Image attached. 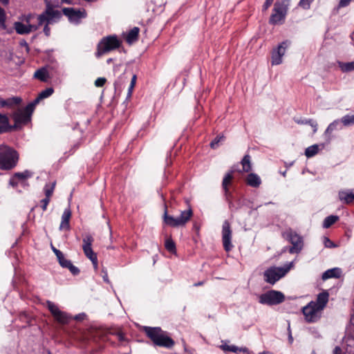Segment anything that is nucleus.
<instances>
[{
	"label": "nucleus",
	"mask_w": 354,
	"mask_h": 354,
	"mask_svg": "<svg viewBox=\"0 0 354 354\" xmlns=\"http://www.w3.org/2000/svg\"><path fill=\"white\" fill-rule=\"evenodd\" d=\"M118 339H119L120 342H123V341H124L125 338H124V335H123L122 334H120H120H118Z\"/></svg>",
	"instance_id": "nucleus-55"
},
{
	"label": "nucleus",
	"mask_w": 354,
	"mask_h": 354,
	"mask_svg": "<svg viewBox=\"0 0 354 354\" xmlns=\"http://www.w3.org/2000/svg\"><path fill=\"white\" fill-rule=\"evenodd\" d=\"M14 28L17 33L19 35H26L29 34L32 30L33 26L30 24L25 25L21 22L16 21L14 23Z\"/></svg>",
	"instance_id": "nucleus-23"
},
{
	"label": "nucleus",
	"mask_w": 354,
	"mask_h": 354,
	"mask_svg": "<svg viewBox=\"0 0 354 354\" xmlns=\"http://www.w3.org/2000/svg\"><path fill=\"white\" fill-rule=\"evenodd\" d=\"M232 231L230 223L228 221H225L222 226V242L224 250L230 252L233 248L232 243Z\"/></svg>",
	"instance_id": "nucleus-15"
},
{
	"label": "nucleus",
	"mask_w": 354,
	"mask_h": 354,
	"mask_svg": "<svg viewBox=\"0 0 354 354\" xmlns=\"http://www.w3.org/2000/svg\"><path fill=\"white\" fill-rule=\"evenodd\" d=\"M19 153L7 145L0 146V169L11 170L18 164Z\"/></svg>",
	"instance_id": "nucleus-4"
},
{
	"label": "nucleus",
	"mask_w": 354,
	"mask_h": 354,
	"mask_svg": "<svg viewBox=\"0 0 354 354\" xmlns=\"http://www.w3.org/2000/svg\"><path fill=\"white\" fill-rule=\"evenodd\" d=\"M224 140L223 136H216L211 142H210V147L212 149H216L218 146L220 142Z\"/></svg>",
	"instance_id": "nucleus-38"
},
{
	"label": "nucleus",
	"mask_w": 354,
	"mask_h": 354,
	"mask_svg": "<svg viewBox=\"0 0 354 354\" xmlns=\"http://www.w3.org/2000/svg\"><path fill=\"white\" fill-rule=\"evenodd\" d=\"M242 166V170L239 172L249 173L252 171V161L251 156L249 154H246L243 156L241 161Z\"/></svg>",
	"instance_id": "nucleus-27"
},
{
	"label": "nucleus",
	"mask_w": 354,
	"mask_h": 354,
	"mask_svg": "<svg viewBox=\"0 0 354 354\" xmlns=\"http://www.w3.org/2000/svg\"><path fill=\"white\" fill-rule=\"evenodd\" d=\"M53 92L54 89L51 87L43 90L41 92L39 93L38 96L32 103L34 104V106H35L39 102L40 100L50 97L53 93Z\"/></svg>",
	"instance_id": "nucleus-29"
},
{
	"label": "nucleus",
	"mask_w": 354,
	"mask_h": 354,
	"mask_svg": "<svg viewBox=\"0 0 354 354\" xmlns=\"http://www.w3.org/2000/svg\"><path fill=\"white\" fill-rule=\"evenodd\" d=\"M351 2V0H340L338 4L337 9L348 6Z\"/></svg>",
	"instance_id": "nucleus-46"
},
{
	"label": "nucleus",
	"mask_w": 354,
	"mask_h": 354,
	"mask_svg": "<svg viewBox=\"0 0 354 354\" xmlns=\"http://www.w3.org/2000/svg\"><path fill=\"white\" fill-rule=\"evenodd\" d=\"M55 186V183H53L50 185L47 184L45 185V187H44V192H45V196H46L45 198H48V199L50 200V197L52 196L53 192H54Z\"/></svg>",
	"instance_id": "nucleus-37"
},
{
	"label": "nucleus",
	"mask_w": 354,
	"mask_h": 354,
	"mask_svg": "<svg viewBox=\"0 0 354 354\" xmlns=\"http://www.w3.org/2000/svg\"><path fill=\"white\" fill-rule=\"evenodd\" d=\"M64 15L68 17L71 21H77L81 18L85 17L84 12L77 10L73 8H64L62 10Z\"/></svg>",
	"instance_id": "nucleus-20"
},
{
	"label": "nucleus",
	"mask_w": 354,
	"mask_h": 354,
	"mask_svg": "<svg viewBox=\"0 0 354 354\" xmlns=\"http://www.w3.org/2000/svg\"><path fill=\"white\" fill-rule=\"evenodd\" d=\"M136 80H137V76L136 75H133L132 78H131V84L130 85L131 86H134L136 85Z\"/></svg>",
	"instance_id": "nucleus-51"
},
{
	"label": "nucleus",
	"mask_w": 354,
	"mask_h": 354,
	"mask_svg": "<svg viewBox=\"0 0 354 354\" xmlns=\"http://www.w3.org/2000/svg\"><path fill=\"white\" fill-rule=\"evenodd\" d=\"M10 129L8 118L0 113V133L8 131Z\"/></svg>",
	"instance_id": "nucleus-31"
},
{
	"label": "nucleus",
	"mask_w": 354,
	"mask_h": 354,
	"mask_svg": "<svg viewBox=\"0 0 354 354\" xmlns=\"http://www.w3.org/2000/svg\"><path fill=\"white\" fill-rule=\"evenodd\" d=\"M34 77L41 82H47L49 78V74L46 68H41L35 72Z\"/></svg>",
	"instance_id": "nucleus-30"
},
{
	"label": "nucleus",
	"mask_w": 354,
	"mask_h": 354,
	"mask_svg": "<svg viewBox=\"0 0 354 354\" xmlns=\"http://www.w3.org/2000/svg\"><path fill=\"white\" fill-rule=\"evenodd\" d=\"M234 170H230L225 174L222 181V189L224 192L225 200L232 203V194L230 191V186L232 185L234 179Z\"/></svg>",
	"instance_id": "nucleus-17"
},
{
	"label": "nucleus",
	"mask_w": 354,
	"mask_h": 354,
	"mask_svg": "<svg viewBox=\"0 0 354 354\" xmlns=\"http://www.w3.org/2000/svg\"><path fill=\"white\" fill-rule=\"evenodd\" d=\"M35 109L34 104H28L24 109H18L13 114V119L16 124H26L30 120V115Z\"/></svg>",
	"instance_id": "nucleus-14"
},
{
	"label": "nucleus",
	"mask_w": 354,
	"mask_h": 354,
	"mask_svg": "<svg viewBox=\"0 0 354 354\" xmlns=\"http://www.w3.org/2000/svg\"><path fill=\"white\" fill-rule=\"evenodd\" d=\"M321 146H322V148L324 147V144L321 145Z\"/></svg>",
	"instance_id": "nucleus-63"
},
{
	"label": "nucleus",
	"mask_w": 354,
	"mask_h": 354,
	"mask_svg": "<svg viewBox=\"0 0 354 354\" xmlns=\"http://www.w3.org/2000/svg\"><path fill=\"white\" fill-rule=\"evenodd\" d=\"M62 2L63 3H68V4H71L73 1V0H61Z\"/></svg>",
	"instance_id": "nucleus-59"
},
{
	"label": "nucleus",
	"mask_w": 354,
	"mask_h": 354,
	"mask_svg": "<svg viewBox=\"0 0 354 354\" xmlns=\"http://www.w3.org/2000/svg\"><path fill=\"white\" fill-rule=\"evenodd\" d=\"M30 18H31V16L30 15H27L25 17V19L24 20L28 23L29 24L30 23Z\"/></svg>",
	"instance_id": "nucleus-57"
},
{
	"label": "nucleus",
	"mask_w": 354,
	"mask_h": 354,
	"mask_svg": "<svg viewBox=\"0 0 354 354\" xmlns=\"http://www.w3.org/2000/svg\"><path fill=\"white\" fill-rule=\"evenodd\" d=\"M285 299L284 295L279 291L270 290L259 296V302L263 305L274 306L282 303Z\"/></svg>",
	"instance_id": "nucleus-10"
},
{
	"label": "nucleus",
	"mask_w": 354,
	"mask_h": 354,
	"mask_svg": "<svg viewBox=\"0 0 354 354\" xmlns=\"http://www.w3.org/2000/svg\"><path fill=\"white\" fill-rule=\"evenodd\" d=\"M102 277L103 278L104 281L106 282L107 285H111V282L109 279L108 274H107L106 271H104V270L102 271Z\"/></svg>",
	"instance_id": "nucleus-48"
},
{
	"label": "nucleus",
	"mask_w": 354,
	"mask_h": 354,
	"mask_svg": "<svg viewBox=\"0 0 354 354\" xmlns=\"http://www.w3.org/2000/svg\"><path fill=\"white\" fill-rule=\"evenodd\" d=\"M306 123H308L313 128L314 133L317 132L318 124L315 120L313 119L306 120Z\"/></svg>",
	"instance_id": "nucleus-42"
},
{
	"label": "nucleus",
	"mask_w": 354,
	"mask_h": 354,
	"mask_svg": "<svg viewBox=\"0 0 354 354\" xmlns=\"http://www.w3.org/2000/svg\"><path fill=\"white\" fill-rule=\"evenodd\" d=\"M339 219L337 216L330 215L327 216L323 222V227L329 228L332 225L337 222Z\"/></svg>",
	"instance_id": "nucleus-33"
},
{
	"label": "nucleus",
	"mask_w": 354,
	"mask_h": 354,
	"mask_svg": "<svg viewBox=\"0 0 354 354\" xmlns=\"http://www.w3.org/2000/svg\"><path fill=\"white\" fill-rule=\"evenodd\" d=\"M21 99L19 97H12L8 99L0 97V106L12 108L20 104Z\"/></svg>",
	"instance_id": "nucleus-24"
},
{
	"label": "nucleus",
	"mask_w": 354,
	"mask_h": 354,
	"mask_svg": "<svg viewBox=\"0 0 354 354\" xmlns=\"http://www.w3.org/2000/svg\"><path fill=\"white\" fill-rule=\"evenodd\" d=\"M33 176V172L29 170H25L22 172H16L9 180V185L13 188L17 189L19 185L24 188L28 187L29 184L28 179Z\"/></svg>",
	"instance_id": "nucleus-12"
},
{
	"label": "nucleus",
	"mask_w": 354,
	"mask_h": 354,
	"mask_svg": "<svg viewBox=\"0 0 354 354\" xmlns=\"http://www.w3.org/2000/svg\"><path fill=\"white\" fill-rule=\"evenodd\" d=\"M293 266L291 262L283 267H271L267 269L263 274L264 280L273 285L276 281L283 277Z\"/></svg>",
	"instance_id": "nucleus-8"
},
{
	"label": "nucleus",
	"mask_w": 354,
	"mask_h": 354,
	"mask_svg": "<svg viewBox=\"0 0 354 354\" xmlns=\"http://www.w3.org/2000/svg\"><path fill=\"white\" fill-rule=\"evenodd\" d=\"M324 244L326 248H335L336 245L334 244L333 241H331L328 237L324 236Z\"/></svg>",
	"instance_id": "nucleus-44"
},
{
	"label": "nucleus",
	"mask_w": 354,
	"mask_h": 354,
	"mask_svg": "<svg viewBox=\"0 0 354 354\" xmlns=\"http://www.w3.org/2000/svg\"><path fill=\"white\" fill-rule=\"evenodd\" d=\"M290 5V0H277L272 9V12L269 19V23L272 25H279L284 23Z\"/></svg>",
	"instance_id": "nucleus-5"
},
{
	"label": "nucleus",
	"mask_w": 354,
	"mask_h": 354,
	"mask_svg": "<svg viewBox=\"0 0 354 354\" xmlns=\"http://www.w3.org/2000/svg\"><path fill=\"white\" fill-rule=\"evenodd\" d=\"M333 354H342L341 348L339 346H335L333 350Z\"/></svg>",
	"instance_id": "nucleus-52"
},
{
	"label": "nucleus",
	"mask_w": 354,
	"mask_h": 354,
	"mask_svg": "<svg viewBox=\"0 0 354 354\" xmlns=\"http://www.w3.org/2000/svg\"><path fill=\"white\" fill-rule=\"evenodd\" d=\"M229 341H221V345L220 346V348L223 350L224 352H232L234 353H237L239 352H243L247 354H252V352L250 351L247 347H238L235 345H229Z\"/></svg>",
	"instance_id": "nucleus-18"
},
{
	"label": "nucleus",
	"mask_w": 354,
	"mask_h": 354,
	"mask_svg": "<svg viewBox=\"0 0 354 354\" xmlns=\"http://www.w3.org/2000/svg\"><path fill=\"white\" fill-rule=\"evenodd\" d=\"M48 354H52V353L50 352H49Z\"/></svg>",
	"instance_id": "nucleus-64"
},
{
	"label": "nucleus",
	"mask_w": 354,
	"mask_h": 354,
	"mask_svg": "<svg viewBox=\"0 0 354 354\" xmlns=\"http://www.w3.org/2000/svg\"><path fill=\"white\" fill-rule=\"evenodd\" d=\"M134 88V86H129V91H128V97H131L132 95L133 90Z\"/></svg>",
	"instance_id": "nucleus-53"
},
{
	"label": "nucleus",
	"mask_w": 354,
	"mask_h": 354,
	"mask_svg": "<svg viewBox=\"0 0 354 354\" xmlns=\"http://www.w3.org/2000/svg\"><path fill=\"white\" fill-rule=\"evenodd\" d=\"M82 241V250L85 256L91 261L94 268L97 269L98 266L97 257L92 249V244L94 241L93 237L87 234L84 236Z\"/></svg>",
	"instance_id": "nucleus-11"
},
{
	"label": "nucleus",
	"mask_w": 354,
	"mask_h": 354,
	"mask_svg": "<svg viewBox=\"0 0 354 354\" xmlns=\"http://www.w3.org/2000/svg\"><path fill=\"white\" fill-rule=\"evenodd\" d=\"M46 9L41 15L38 16V25L41 26L45 24L44 28V32L46 36L48 37L50 35V28L48 25L57 21L62 17V13L59 10H55V6L48 0H46Z\"/></svg>",
	"instance_id": "nucleus-3"
},
{
	"label": "nucleus",
	"mask_w": 354,
	"mask_h": 354,
	"mask_svg": "<svg viewBox=\"0 0 354 354\" xmlns=\"http://www.w3.org/2000/svg\"><path fill=\"white\" fill-rule=\"evenodd\" d=\"M313 1L314 0H300L298 6L304 10H308Z\"/></svg>",
	"instance_id": "nucleus-39"
},
{
	"label": "nucleus",
	"mask_w": 354,
	"mask_h": 354,
	"mask_svg": "<svg viewBox=\"0 0 354 354\" xmlns=\"http://www.w3.org/2000/svg\"><path fill=\"white\" fill-rule=\"evenodd\" d=\"M288 340H289V342H290V344H291V343H292V342H293V337H292V335H291V333H290H290H289Z\"/></svg>",
	"instance_id": "nucleus-58"
},
{
	"label": "nucleus",
	"mask_w": 354,
	"mask_h": 354,
	"mask_svg": "<svg viewBox=\"0 0 354 354\" xmlns=\"http://www.w3.org/2000/svg\"><path fill=\"white\" fill-rule=\"evenodd\" d=\"M248 185L252 187H259L261 184L260 177L254 173H250L248 175L245 179Z\"/></svg>",
	"instance_id": "nucleus-25"
},
{
	"label": "nucleus",
	"mask_w": 354,
	"mask_h": 354,
	"mask_svg": "<svg viewBox=\"0 0 354 354\" xmlns=\"http://www.w3.org/2000/svg\"><path fill=\"white\" fill-rule=\"evenodd\" d=\"M50 199H48V198H45L44 199H42L41 201H40V203H41V207L43 211H46V209H47V206L50 202Z\"/></svg>",
	"instance_id": "nucleus-45"
},
{
	"label": "nucleus",
	"mask_w": 354,
	"mask_h": 354,
	"mask_svg": "<svg viewBox=\"0 0 354 354\" xmlns=\"http://www.w3.org/2000/svg\"><path fill=\"white\" fill-rule=\"evenodd\" d=\"M106 82V79L105 77H98L95 80L94 84L96 87H102Z\"/></svg>",
	"instance_id": "nucleus-43"
},
{
	"label": "nucleus",
	"mask_w": 354,
	"mask_h": 354,
	"mask_svg": "<svg viewBox=\"0 0 354 354\" xmlns=\"http://www.w3.org/2000/svg\"><path fill=\"white\" fill-rule=\"evenodd\" d=\"M52 250L55 254L56 255L57 258H58L59 256H61L63 253L59 250L58 249L55 248L54 246H52Z\"/></svg>",
	"instance_id": "nucleus-50"
},
{
	"label": "nucleus",
	"mask_w": 354,
	"mask_h": 354,
	"mask_svg": "<svg viewBox=\"0 0 354 354\" xmlns=\"http://www.w3.org/2000/svg\"><path fill=\"white\" fill-rule=\"evenodd\" d=\"M339 199L345 204H351L354 203V191L346 190L339 191L338 193Z\"/></svg>",
	"instance_id": "nucleus-21"
},
{
	"label": "nucleus",
	"mask_w": 354,
	"mask_h": 354,
	"mask_svg": "<svg viewBox=\"0 0 354 354\" xmlns=\"http://www.w3.org/2000/svg\"><path fill=\"white\" fill-rule=\"evenodd\" d=\"M85 317H86V314L84 313H79V314L76 315L73 317V319L77 321H82V320L84 319Z\"/></svg>",
	"instance_id": "nucleus-49"
},
{
	"label": "nucleus",
	"mask_w": 354,
	"mask_h": 354,
	"mask_svg": "<svg viewBox=\"0 0 354 354\" xmlns=\"http://www.w3.org/2000/svg\"><path fill=\"white\" fill-rule=\"evenodd\" d=\"M46 306L52 315L53 316L54 319L59 323L62 324H68L70 320L72 319V316L70 315L68 313L59 310L57 305H56L55 303L47 301H46Z\"/></svg>",
	"instance_id": "nucleus-13"
},
{
	"label": "nucleus",
	"mask_w": 354,
	"mask_h": 354,
	"mask_svg": "<svg viewBox=\"0 0 354 354\" xmlns=\"http://www.w3.org/2000/svg\"><path fill=\"white\" fill-rule=\"evenodd\" d=\"M320 150L319 149V145H313L308 147H307L305 150V156L307 157V158H311V157H313L314 156H315L316 154L318 153L319 151Z\"/></svg>",
	"instance_id": "nucleus-32"
},
{
	"label": "nucleus",
	"mask_w": 354,
	"mask_h": 354,
	"mask_svg": "<svg viewBox=\"0 0 354 354\" xmlns=\"http://www.w3.org/2000/svg\"><path fill=\"white\" fill-rule=\"evenodd\" d=\"M193 216V211L191 207L187 209L181 211L178 217H174L169 215L167 212V207L165 205V212L162 216L163 223L171 227H183L190 220Z\"/></svg>",
	"instance_id": "nucleus-6"
},
{
	"label": "nucleus",
	"mask_w": 354,
	"mask_h": 354,
	"mask_svg": "<svg viewBox=\"0 0 354 354\" xmlns=\"http://www.w3.org/2000/svg\"><path fill=\"white\" fill-rule=\"evenodd\" d=\"M282 236L292 244L289 248L288 252L290 254H298L304 248V239L301 236L293 231L292 229H288L283 232Z\"/></svg>",
	"instance_id": "nucleus-9"
},
{
	"label": "nucleus",
	"mask_w": 354,
	"mask_h": 354,
	"mask_svg": "<svg viewBox=\"0 0 354 354\" xmlns=\"http://www.w3.org/2000/svg\"><path fill=\"white\" fill-rule=\"evenodd\" d=\"M165 247L167 251L171 253H176V248L174 241L171 239H167L165 243Z\"/></svg>",
	"instance_id": "nucleus-35"
},
{
	"label": "nucleus",
	"mask_w": 354,
	"mask_h": 354,
	"mask_svg": "<svg viewBox=\"0 0 354 354\" xmlns=\"http://www.w3.org/2000/svg\"><path fill=\"white\" fill-rule=\"evenodd\" d=\"M140 29L138 27L132 28L126 36V41L131 44L138 39Z\"/></svg>",
	"instance_id": "nucleus-28"
},
{
	"label": "nucleus",
	"mask_w": 354,
	"mask_h": 354,
	"mask_svg": "<svg viewBox=\"0 0 354 354\" xmlns=\"http://www.w3.org/2000/svg\"><path fill=\"white\" fill-rule=\"evenodd\" d=\"M57 259L59 265L64 268L68 269L73 275H77L80 273V269L75 266L70 260L66 259L64 254Z\"/></svg>",
	"instance_id": "nucleus-19"
},
{
	"label": "nucleus",
	"mask_w": 354,
	"mask_h": 354,
	"mask_svg": "<svg viewBox=\"0 0 354 354\" xmlns=\"http://www.w3.org/2000/svg\"><path fill=\"white\" fill-rule=\"evenodd\" d=\"M328 292L322 291L317 295L316 300L310 301L302 308V313L306 322L315 323L321 318L322 311L328 302Z\"/></svg>",
	"instance_id": "nucleus-1"
},
{
	"label": "nucleus",
	"mask_w": 354,
	"mask_h": 354,
	"mask_svg": "<svg viewBox=\"0 0 354 354\" xmlns=\"http://www.w3.org/2000/svg\"><path fill=\"white\" fill-rule=\"evenodd\" d=\"M339 66L343 72H350L354 71V61L351 62H339Z\"/></svg>",
	"instance_id": "nucleus-34"
},
{
	"label": "nucleus",
	"mask_w": 354,
	"mask_h": 354,
	"mask_svg": "<svg viewBox=\"0 0 354 354\" xmlns=\"http://www.w3.org/2000/svg\"><path fill=\"white\" fill-rule=\"evenodd\" d=\"M111 62H112V59H111V58H110V59H109L107 60V63H110Z\"/></svg>",
	"instance_id": "nucleus-62"
},
{
	"label": "nucleus",
	"mask_w": 354,
	"mask_h": 354,
	"mask_svg": "<svg viewBox=\"0 0 354 354\" xmlns=\"http://www.w3.org/2000/svg\"><path fill=\"white\" fill-rule=\"evenodd\" d=\"M118 81L115 82V83H114L115 88H116L118 86Z\"/></svg>",
	"instance_id": "nucleus-61"
},
{
	"label": "nucleus",
	"mask_w": 354,
	"mask_h": 354,
	"mask_svg": "<svg viewBox=\"0 0 354 354\" xmlns=\"http://www.w3.org/2000/svg\"><path fill=\"white\" fill-rule=\"evenodd\" d=\"M0 26L3 29L6 28V13L3 8L0 7Z\"/></svg>",
	"instance_id": "nucleus-40"
},
{
	"label": "nucleus",
	"mask_w": 354,
	"mask_h": 354,
	"mask_svg": "<svg viewBox=\"0 0 354 354\" xmlns=\"http://www.w3.org/2000/svg\"><path fill=\"white\" fill-rule=\"evenodd\" d=\"M290 42L286 40L281 42L276 48L273 49L271 57L272 65H279L282 63V57Z\"/></svg>",
	"instance_id": "nucleus-16"
},
{
	"label": "nucleus",
	"mask_w": 354,
	"mask_h": 354,
	"mask_svg": "<svg viewBox=\"0 0 354 354\" xmlns=\"http://www.w3.org/2000/svg\"><path fill=\"white\" fill-rule=\"evenodd\" d=\"M0 2L4 5H7L9 3V0H0Z\"/></svg>",
	"instance_id": "nucleus-60"
},
{
	"label": "nucleus",
	"mask_w": 354,
	"mask_h": 354,
	"mask_svg": "<svg viewBox=\"0 0 354 354\" xmlns=\"http://www.w3.org/2000/svg\"><path fill=\"white\" fill-rule=\"evenodd\" d=\"M342 271L339 268L329 269L322 274V279L326 280L330 278H339L342 276Z\"/></svg>",
	"instance_id": "nucleus-26"
},
{
	"label": "nucleus",
	"mask_w": 354,
	"mask_h": 354,
	"mask_svg": "<svg viewBox=\"0 0 354 354\" xmlns=\"http://www.w3.org/2000/svg\"><path fill=\"white\" fill-rule=\"evenodd\" d=\"M339 124V120H336L335 121H333L332 123H330L326 130V133H332L335 129H336L337 128V124Z\"/></svg>",
	"instance_id": "nucleus-41"
},
{
	"label": "nucleus",
	"mask_w": 354,
	"mask_h": 354,
	"mask_svg": "<svg viewBox=\"0 0 354 354\" xmlns=\"http://www.w3.org/2000/svg\"><path fill=\"white\" fill-rule=\"evenodd\" d=\"M274 0H266L265 3L263 5L262 10L266 11L270 6L272 4Z\"/></svg>",
	"instance_id": "nucleus-47"
},
{
	"label": "nucleus",
	"mask_w": 354,
	"mask_h": 354,
	"mask_svg": "<svg viewBox=\"0 0 354 354\" xmlns=\"http://www.w3.org/2000/svg\"><path fill=\"white\" fill-rule=\"evenodd\" d=\"M193 228H194V230H195L197 232H198L199 231V230H200V227L198 225V224H197V223H194V224L193 225Z\"/></svg>",
	"instance_id": "nucleus-56"
},
{
	"label": "nucleus",
	"mask_w": 354,
	"mask_h": 354,
	"mask_svg": "<svg viewBox=\"0 0 354 354\" xmlns=\"http://www.w3.org/2000/svg\"><path fill=\"white\" fill-rule=\"evenodd\" d=\"M122 45V41L115 35H109L102 38L97 45V50L95 53L97 58H100L104 54L119 48Z\"/></svg>",
	"instance_id": "nucleus-7"
},
{
	"label": "nucleus",
	"mask_w": 354,
	"mask_h": 354,
	"mask_svg": "<svg viewBox=\"0 0 354 354\" xmlns=\"http://www.w3.org/2000/svg\"><path fill=\"white\" fill-rule=\"evenodd\" d=\"M143 331L152 342L153 346L169 349L175 344L174 340L169 336L168 333L160 327L144 326Z\"/></svg>",
	"instance_id": "nucleus-2"
},
{
	"label": "nucleus",
	"mask_w": 354,
	"mask_h": 354,
	"mask_svg": "<svg viewBox=\"0 0 354 354\" xmlns=\"http://www.w3.org/2000/svg\"><path fill=\"white\" fill-rule=\"evenodd\" d=\"M298 124H308L306 123V120H295Z\"/></svg>",
	"instance_id": "nucleus-54"
},
{
	"label": "nucleus",
	"mask_w": 354,
	"mask_h": 354,
	"mask_svg": "<svg viewBox=\"0 0 354 354\" xmlns=\"http://www.w3.org/2000/svg\"><path fill=\"white\" fill-rule=\"evenodd\" d=\"M71 217V211L70 209H66L62 216V221L59 225L60 230H70V219Z\"/></svg>",
	"instance_id": "nucleus-22"
},
{
	"label": "nucleus",
	"mask_w": 354,
	"mask_h": 354,
	"mask_svg": "<svg viewBox=\"0 0 354 354\" xmlns=\"http://www.w3.org/2000/svg\"><path fill=\"white\" fill-rule=\"evenodd\" d=\"M340 121L345 127L354 124V114L352 115H346L341 118Z\"/></svg>",
	"instance_id": "nucleus-36"
}]
</instances>
